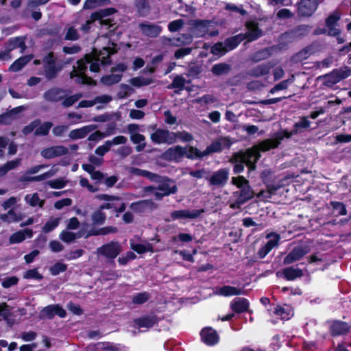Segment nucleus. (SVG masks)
Listing matches in <instances>:
<instances>
[{"mask_svg":"<svg viewBox=\"0 0 351 351\" xmlns=\"http://www.w3.org/2000/svg\"><path fill=\"white\" fill-rule=\"evenodd\" d=\"M281 139L282 137L265 140L261 142L258 145L248 149L245 153H243V164H246L250 169H254L255 168V163L261 156L260 151L266 152L270 149L278 147Z\"/></svg>","mask_w":351,"mask_h":351,"instance_id":"nucleus-1","label":"nucleus"},{"mask_svg":"<svg viewBox=\"0 0 351 351\" xmlns=\"http://www.w3.org/2000/svg\"><path fill=\"white\" fill-rule=\"evenodd\" d=\"M151 182L158 184L157 191L154 193V199L157 201H161L164 197L176 194L178 192L177 185L168 176H162L156 173V177Z\"/></svg>","mask_w":351,"mask_h":351,"instance_id":"nucleus-2","label":"nucleus"},{"mask_svg":"<svg viewBox=\"0 0 351 351\" xmlns=\"http://www.w3.org/2000/svg\"><path fill=\"white\" fill-rule=\"evenodd\" d=\"M43 69L46 78L49 80L56 78L62 69L63 64L56 62V58L53 51L49 52L43 58Z\"/></svg>","mask_w":351,"mask_h":351,"instance_id":"nucleus-3","label":"nucleus"},{"mask_svg":"<svg viewBox=\"0 0 351 351\" xmlns=\"http://www.w3.org/2000/svg\"><path fill=\"white\" fill-rule=\"evenodd\" d=\"M149 128L154 130L150 135V139L154 144L172 145L175 143V140L173 139V132L167 129L157 128L156 124L151 125Z\"/></svg>","mask_w":351,"mask_h":351,"instance_id":"nucleus-4","label":"nucleus"},{"mask_svg":"<svg viewBox=\"0 0 351 351\" xmlns=\"http://www.w3.org/2000/svg\"><path fill=\"white\" fill-rule=\"evenodd\" d=\"M211 23L212 21L210 20L196 19L193 21L192 26L191 27L193 36L196 38H202L207 34L210 37L218 36L219 34L218 30L211 31L210 32H208V27Z\"/></svg>","mask_w":351,"mask_h":351,"instance_id":"nucleus-5","label":"nucleus"},{"mask_svg":"<svg viewBox=\"0 0 351 351\" xmlns=\"http://www.w3.org/2000/svg\"><path fill=\"white\" fill-rule=\"evenodd\" d=\"M121 252V247L118 241H110L97 247V252L109 260H114Z\"/></svg>","mask_w":351,"mask_h":351,"instance_id":"nucleus-6","label":"nucleus"},{"mask_svg":"<svg viewBox=\"0 0 351 351\" xmlns=\"http://www.w3.org/2000/svg\"><path fill=\"white\" fill-rule=\"evenodd\" d=\"M55 315L60 318H64L66 315V311L59 304H49L44 307L39 313L40 318L42 319H52Z\"/></svg>","mask_w":351,"mask_h":351,"instance_id":"nucleus-7","label":"nucleus"},{"mask_svg":"<svg viewBox=\"0 0 351 351\" xmlns=\"http://www.w3.org/2000/svg\"><path fill=\"white\" fill-rule=\"evenodd\" d=\"M340 16L337 12H334L330 14L326 19V29H316L315 30V34L327 33L330 36H337L339 33V29L337 27V21Z\"/></svg>","mask_w":351,"mask_h":351,"instance_id":"nucleus-8","label":"nucleus"},{"mask_svg":"<svg viewBox=\"0 0 351 351\" xmlns=\"http://www.w3.org/2000/svg\"><path fill=\"white\" fill-rule=\"evenodd\" d=\"M201 340L206 345L213 346L219 341V336L217 331L211 327H205L200 331Z\"/></svg>","mask_w":351,"mask_h":351,"instance_id":"nucleus-9","label":"nucleus"},{"mask_svg":"<svg viewBox=\"0 0 351 351\" xmlns=\"http://www.w3.org/2000/svg\"><path fill=\"white\" fill-rule=\"evenodd\" d=\"M132 210L136 213H143L146 210H154L158 205L152 199H143L132 202L130 205Z\"/></svg>","mask_w":351,"mask_h":351,"instance_id":"nucleus-10","label":"nucleus"},{"mask_svg":"<svg viewBox=\"0 0 351 351\" xmlns=\"http://www.w3.org/2000/svg\"><path fill=\"white\" fill-rule=\"evenodd\" d=\"M203 213H204V209H195V210H173L171 213V217L173 220L180 219H194L199 217Z\"/></svg>","mask_w":351,"mask_h":351,"instance_id":"nucleus-11","label":"nucleus"},{"mask_svg":"<svg viewBox=\"0 0 351 351\" xmlns=\"http://www.w3.org/2000/svg\"><path fill=\"white\" fill-rule=\"evenodd\" d=\"M209 181L210 185L212 186H223L228 180V170L221 168L215 171L210 177H206Z\"/></svg>","mask_w":351,"mask_h":351,"instance_id":"nucleus-12","label":"nucleus"},{"mask_svg":"<svg viewBox=\"0 0 351 351\" xmlns=\"http://www.w3.org/2000/svg\"><path fill=\"white\" fill-rule=\"evenodd\" d=\"M318 0H302L298 6V14L303 16H309L317 10Z\"/></svg>","mask_w":351,"mask_h":351,"instance_id":"nucleus-13","label":"nucleus"},{"mask_svg":"<svg viewBox=\"0 0 351 351\" xmlns=\"http://www.w3.org/2000/svg\"><path fill=\"white\" fill-rule=\"evenodd\" d=\"M186 154V147H183L180 145H176L173 147H169L164 154V158L167 160H174L178 162Z\"/></svg>","mask_w":351,"mask_h":351,"instance_id":"nucleus-14","label":"nucleus"},{"mask_svg":"<svg viewBox=\"0 0 351 351\" xmlns=\"http://www.w3.org/2000/svg\"><path fill=\"white\" fill-rule=\"evenodd\" d=\"M309 249L306 245H300L295 247L290 252L284 259V263L286 265L291 264L293 262L299 261L302 257L309 252Z\"/></svg>","mask_w":351,"mask_h":351,"instance_id":"nucleus-15","label":"nucleus"},{"mask_svg":"<svg viewBox=\"0 0 351 351\" xmlns=\"http://www.w3.org/2000/svg\"><path fill=\"white\" fill-rule=\"evenodd\" d=\"M262 34L261 30L258 28V23L255 21L246 23L245 32L243 34V40L252 41L257 39Z\"/></svg>","mask_w":351,"mask_h":351,"instance_id":"nucleus-16","label":"nucleus"},{"mask_svg":"<svg viewBox=\"0 0 351 351\" xmlns=\"http://www.w3.org/2000/svg\"><path fill=\"white\" fill-rule=\"evenodd\" d=\"M266 238L267 239V243L258 252L261 258H264L274 247H276L280 239V236L274 232L268 234Z\"/></svg>","mask_w":351,"mask_h":351,"instance_id":"nucleus-17","label":"nucleus"},{"mask_svg":"<svg viewBox=\"0 0 351 351\" xmlns=\"http://www.w3.org/2000/svg\"><path fill=\"white\" fill-rule=\"evenodd\" d=\"M158 319L156 315L152 313L149 315H143L134 319V323L138 328H149L158 324Z\"/></svg>","mask_w":351,"mask_h":351,"instance_id":"nucleus-18","label":"nucleus"},{"mask_svg":"<svg viewBox=\"0 0 351 351\" xmlns=\"http://www.w3.org/2000/svg\"><path fill=\"white\" fill-rule=\"evenodd\" d=\"M222 145L230 147L232 145L230 139L227 137L221 138L219 141H213L204 151V155L208 156L213 153L220 152L222 150Z\"/></svg>","mask_w":351,"mask_h":351,"instance_id":"nucleus-19","label":"nucleus"},{"mask_svg":"<svg viewBox=\"0 0 351 351\" xmlns=\"http://www.w3.org/2000/svg\"><path fill=\"white\" fill-rule=\"evenodd\" d=\"M139 28L143 35L151 38L157 37L162 32V27L160 25L148 22L140 23Z\"/></svg>","mask_w":351,"mask_h":351,"instance_id":"nucleus-20","label":"nucleus"},{"mask_svg":"<svg viewBox=\"0 0 351 351\" xmlns=\"http://www.w3.org/2000/svg\"><path fill=\"white\" fill-rule=\"evenodd\" d=\"M25 38H26L23 36H16L9 38L6 47L7 51L10 52L19 48L21 49V53H24L27 49Z\"/></svg>","mask_w":351,"mask_h":351,"instance_id":"nucleus-21","label":"nucleus"},{"mask_svg":"<svg viewBox=\"0 0 351 351\" xmlns=\"http://www.w3.org/2000/svg\"><path fill=\"white\" fill-rule=\"evenodd\" d=\"M67 153V149L63 146L51 147L45 148L41 152L43 157L47 159L53 158Z\"/></svg>","mask_w":351,"mask_h":351,"instance_id":"nucleus-22","label":"nucleus"},{"mask_svg":"<svg viewBox=\"0 0 351 351\" xmlns=\"http://www.w3.org/2000/svg\"><path fill=\"white\" fill-rule=\"evenodd\" d=\"M97 128L96 125H88L80 128L73 130L70 132L69 136L71 139H81L87 136L88 133Z\"/></svg>","mask_w":351,"mask_h":351,"instance_id":"nucleus-23","label":"nucleus"},{"mask_svg":"<svg viewBox=\"0 0 351 351\" xmlns=\"http://www.w3.org/2000/svg\"><path fill=\"white\" fill-rule=\"evenodd\" d=\"M33 236V232L31 229H25L23 230L17 231L12 234L9 238V242L11 244L14 243H20L23 242L26 237L32 238Z\"/></svg>","mask_w":351,"mask_h":351,"instance_id":"nucleus-24","label":"nucleus"},{"mask_svg":"<svg viewBox=\"0 0 351 351\" xmlns=\"http://www.w3.org/2000/svg\"><path fill=\"white\" fill-rule=\"evenodd\" d=\"M134 7L138 16L141 17L147 16L151 10L149 0H134Z\"/></svg>","mask_w":351,"mask_h":351,"instance_id":"nucleus-25","label":"nucleus"},{"mask_svg":"<svg viewBox=\"0 0 351 351\" xmlns=\"http://www.w3.org/2000/svg\"><path fill=\"white\" fill-rule=\"evenodd\" d=\"M117 232L118 229L115 226H106L100 228L93 227L88 230L86 237L90 236L107 235L108 234L116 233Z\"/></svg>","mask_w":351,"mask_h":351,"instance_id":"nucleus-26","label":"nucleus"},{"mask_svg":"<svg viewBox=\"0 0 351 351\" xmlns=\"http://www.w3.org/2000/svg\"><path fill=\"white\" fill-rule=\"evenodd\" d=\"M62 93V90L59 88H52L45 93L44 97L49 101L56 102L63 99Z\"/></svg>","mask_w":351,"mask_h":351,"instance_id":"nucleus-27","label":"nucleus"},{"mask_svg":"<svg viewBox=\"0 0 351 351\" xmlns=\"http://www.w3.org/2000/svg\"><path fill=\"white\" fill-rule=\"evenodd\" d=\"M32 55H26L16 59L10 66L9 70L17 72L22 69L32 58Z\"/></svg>","mask_w":351,"mask_h":351,"instance_id":"nucleus-28","label":"nucleus"},{"mask_svg":"<svg viewBox=\"0 0 351 351\" xmlns=\"http://www.w3.org/2000/svg\"><path fill=\"white\" fill-rule=\"evenodd\" d=\"M274 313L282 319H289L293 315L292 308L289 305L278 306L275 308Z\"/></svg>","mask_w":351,"mask_h":351,"instance_id":"nucleus-29","label":"nucleus"},{"mask_svg":"<svg viewBox=\"0 0 351 351\" xmlns=\"http://www.w3.org/2000/svg\"><path fill=\"white\" fill-rule=\"evenodd\" d=\"M117 10L114 8H108L94 12L90 14L92 21L102 20L104 18L110 16L116 13Z\"/></svg>","mask_w":351,"mask_h":351,"instance_id":"nucleus-30","label":"nucleus"},{"mask_svg":"<svg viewBox=\"0 0 351 351\" xmlns=\"http://www.w3.org/2000/svg\"><path fill=\"white\" fill-rule=\"evenodd\" d=\"M349 330L348 325L342 322L335 321L330 325V331L333 335H340Z\"/></svg>","mask_w":351,"mask_h":351,"instance_id":"nucleus-31","label":"nucleus"},{"mask_svg":"<svg viewBox=\"0 0 351 351\" xmlns=\"http://www.w3.org/2000/svg\"><path fill=\"white\" fill-rule=\"evenodd\" d=\"M217 293L223 296L238 295L241 293V289H237L234 287L224 285L217 289Z\"/></svg>","mask_w":351,"mask_h":351,"instance_id":"nucleus-32","label":"nucleus"},{"mask_svg":"<svg viewBox=\"0 0 351 351\" xmlns=\"http://www.w3.org/2000/svg\"><path fill=\"white\" fill-rule=\"evenodd\" d=\"M0 217L3 221L10 223L21 221L23 218V215L21 213H15L14 209H10L7 213L1 215Z\"/></svg>","mask_w":351,"mask_h":351,"instance_id":"nucleus-33","label":"nucleus"},{"mask_svg":"<svg viewBox=\"0 0 351 351\" xmlns=\"http://www.w3.org/2000/svg\"><path fill=\"white\" fill-rule=\"evenodd\" d=\"M171 40V45L177 47L190 45L193 42V35L190 34H182Z\"/></svg>","mask_w":351,"mask_h":351,"instance_id":"nucleus-34","label":"nucleus"},{"mask_svg":"<svg viewBox=\"0 0 351 351\" xmlns=\"http://www.w3.org/2000/svg\"><path fill=\"white\" fill-rule=\"evenodd\" d=\"M241 43V34L225 39L223 44L227 51L235 49Z\"/></svg>","mask_w":351,"mask_h":351,"instance_id":"nucleus-35","label":"nucleus"},{"mask_svg":"<svg viewBox=\"0 0 351 351\" xmlns=\"http://www.w3.org/2000/svg\"><path fill=\"white\" fill-rule=\"evenodd\" d=\"M282 274L284 277L289 280H293L296 278L301 277L303 274L301 269L292 267L284 269Z\"/></svg>","mask_w":351,"mask_h":351,"instance_id":"nucleus-36","label":"nucleus"},{"mask_svg":"<svg viewBox=\"0 0 351 351\" xmlns=\"http://www.w3.org/2000/svg\"><path fill=\"white\" fill-rule=\"evenodd\" d=\"M129 173H130L131 174L134 175V176L145 177V178H147L148 180H149L150 181H152V180H154V178L156 177V174L155 173H152L147 170H144V169H139L137 167H130Z\"/></svg>","mask_w":351,"mask_h":351,"instance_id":"nucleus-37","label":"nucleus"},{"mask_svg":"<svg viewBox=\"0 0 351 351\" xmlns=\"http://www.w3.org/2000/svg\"><path fill=\"white\" fill-rule=\"evenodd\" d=\"M121 74H110L102 76L100 82L104 85L112 86L119 83L121 80Z\"/></svg>","mask_w":351,"mask_h":351,"instance_id":"nucleus-38","label":"nucleus"},{"mask_svg":"<svg viewBox=\"0 0 351 351\" xmlns=\"http://www.w3.org/2000/svg\"><path fill=\"white\" fill-rule=\"evenodd\" d=\"M52 127L53 123L51 121H45L43 123H40V125H38L34 131V135L36 136H47L49 134Z\"/></svg>","mask_w":351,"mask_h":351,"instance_id":"nucleus-39","label":"nucleus"},{"mask_svg":"<svg viewBox=\"0 0 351 351\" xmlns=\"http://www.w3.org/2000/svg\"><path fill=\"white\" fill-rule=\"evenodd\" d=\"M271 66L269 63L258 64L251 71V74L256 77L266 75L269 73Z\"/></svg>","mask_w":351,"mask_h":351,"instance_id":"nucleus-40","label":"nucleus"},{"mask_svg":"<svg viewBox=\"0 0 351 351\" xmlns=\"http://www.w3.org/2000/svg\"><path fill=\"white\" fill-rule=\"evenodd\" d=\"M150 298L149 293L147 291L136 293L132 298V302L134 304H143Z\"/></svg>","mask_w":351,"mask_h":351,"instance_id":"nucleus-41","label":"nucleus"},{"mask_svg":"<svg viewBox=\"0 0 351 351\" xmlns=\"http://www.w3.org/2000/svg\"><path fill=\"white\" fill-rule=\"evenodd\" d=\"M91 219L94 226H101L105 223L106 215L98 209L92 214Z\"/></svg>","mask_w":351,"mask_h":351,"instance_id":"nucleus-42","label":"nucleus"},{"mask_svg":"<svg viewBox=\"0 0 351 351\" xmlns=\"http://www.w3.org/2000/svg\"><path fill=\"white\" fill-rule=\"evenodd\" d=\"M92 58L90 55H85L84 58H81L77 61V70L79 71L80 75H83L87 69V64L90 63Z\"/></svg>","mask_w":351,"mask_h":351,"instance_id":"nucleus-43","label":"nucleus"},{"mask_svg":"<svg viewBox=\"0 0 351 351\" xmlns=\"http://www.w3.org/2000/svg\"><path fill=\"white\" fill-rule=\"evenodd\" d=\"M185 156L189 159L194 160L201 159L206 156L204 155V151L201 152L197 148L190 146L188 150L186 149V154H185Z\"/></svg>","mask_w":351,"mask_h":351,"instance_id":"nucleus-44","label":"nucleus"},{"mask_svg":"<svg viewBox=\"0 0 351 351\" xmlns=\"http://www.w3.org/2000/svg\"><path fill=\"white\" fill-rule=\"evenodd\" d=\"M131 248L139 254L153 252V247L149 243L147 245L141 243L131 244Z\"/></svg>","mask_w":351,"mask_h":351,"instance_id":"nucleus-45","label":"nucleus"},{"mask_svg":"<svg viewBox=\"0 0 351 351\" xmlns=\"http://www.w3.org/2000/svg\"><path fill=\"white\" fill-rule=\"evenodd\" d=\"M174 136H173V139L175 140V143L177 142L178 139H180L182 142H191L193 139V136L191 134L186 131H178L173 132Z\"/></svg>","mask_w":351,"mask_h":351,"instance_id":"nucleus-46","label":"nucleus"},{"mask_svg":"<svg viewBox=\"0 0 351 351\" xmlns=\"http://www.w3.org/2000/svg\"><path fill=\"white\" fill-rule=\"evenodd\" d=\"M185 83L186 80L182 75H176L167 88L169 89L178 88L179 90H182L184 88Z\"/></svg>","mask_w":351,"mask_h":351,"instance_id":"nucleus-47","label":"nucleus"},{"mask_svg":"<svg viewBox=\"0 0 351 351\" xmlns=\"http://www.w3.org/2000/svg\"><path fill=\"white\" fill-rule=\"evenodd\" d=\"M332 70L330 73L324 76V84L328 86H332V85L340 82L339 77H338L337 73Z\"/></svg>","mask_w":351,"mask_h":351,"instance_id":"nucleus-48","label":"nucleus"},{"mask_svg":"<svg viewBox=\"0 0 351 351\" xmlns=\"http://www.w3.org/2000/svg\"><path fill=\"white\" fill-rule=\"evenodd\" d=\"M212 72L216 75L227 73L230 71V66L226 63H219L213 65Z\"/></svg>","mask_w":351,"mask_h":351,"instance_id":"nucleus-49","label":"nucleus"},{"mask_svg":"<svg viewBox=\"0 0 351 351\" xmlns=\"http://www.w3.org/2000/svg\"><path fill=\"white\" fill-rule=\"evenodd\" d=\"M67 269V265L58 262L56 263L49 268V272L52 276H58L60 273L66 271Z\"/></svg>","mask_w":351,"mask_h":351,"instance_id":"nucleus-50","label":"nucleus"},{"mask_svg":"<svg viewBox=\"0 0 351 351\" xmlns=\"http://www.w3.org/2000/svg\"><path fill=\"white\" fill-rule=\"evenodd\" d=\"M25 200L29 204L32 206H36L37 205L39 207L42 208L44 205V201L40 200L39 195L37 193H33L31 197L29 195H27L25 197Z\"/></svg>","mask_w":351,"mask_h":351,"instance_id":"nucleus-51","label":"nucleus"},{"mask_svg":"<svg viewBox=\"0 0 351 351\" xmlns=\"http://www.w3.org/2000/svg\"><path fill=\"white\" fill-rule=\"evenodd\" d=\"M102 349L110 351H125L126 348L121 344H116L112 342H102Z\"/></svg>","mask_w":351,"mask_h":351,"instance_id":"nucleus-52","label":"nucleus"},{"mask_svg":"<svg viewBox=\"0 0 351 351\" xmlns=\"http://www.w3.org/2000/svg\"><path fill=\"white\" fill-rule=\"evenodd\" d=\"M41 123V120L40 119H36L32 122H30L27 125H25L23 130L22 133L27 136L32 133L33 131H35L36 128L40 125Z\"/></svg>","mask_w":351,"mask_h":351,"instance_id":"nucleus-53","label":"nucleus"},{"mask_svg":"<svg viewBox=\"0 0 351 351\" xmlns=\"http://www.w3.org/2000/svg\"><path fill=\"white\" fill-rule=\"evenodd\" d=\"M211 53L215 56H223L225 53H226L227 49L225 47V45L222 42H218L215 43L212 47H211Z\"/></svg>","mask_w":351,"mask_h":351,"instance_id":"nucleus-54","label":"nucleus"},{"mask_svg":"<svg viewBox=\"0 0 351 351\" xmlns=\"http://www.w3.org/2000/svg\"><path fill=\"white\" fill-rule=\"evenodd\" d=\"M25 279H34L37 280H41L43 278V276L40 274L37 268L28 269L23 275Z\"/></svg>","mask_w":351,"mask_h":351,"instance_id":"nucleus-55","label":"nucleus"},{"mask_svg":"<svg viewBox=\"0 0 351 351\" xmlns=\"http://www.w3.org/2000/svg\"><path fill=\"white\" fill-rule=\"evenodd\" d=\"M47 184L51 189H61L66 185V181L64 178H60L47 182Z\"/></svg>","mask_w":351,"mask_h":351,"instance_id":"nucleus-56","label":"nucleus"},{"mask_svg":"<svg viewBox=\"0 0 351 351\" xmlns=\"http://www.w3.org/2000/svg\"><path fill=\"white\" fill-rule=\"evenodd\" d=\"M334 71L337 72L336 73L340 81L351 76V67L347 66L334 69Z\"/></svg>","mask_w":351,"mask_h":351,"instance_id":"nucleus-57","label":"nucleus"},{"mask_svg":"<svg viewBox=\"0 0 351 351\" xmlns=\"http://www.w3.org/2000/svg\"><path fill=\"white\" fill-rule=\"evenodd\" d=\"M249 302L243 298V320L245 319L247 321V319H249L250 322H252V311L249 308Z\"/></svg>","mask_w":351,"mask_h":351,"instance_id":"nucleus-58","label":"nucleus"},{"mask_svg":"<svg viewBox=\"0 0 351 351\" xmlns=\"http://www.w3.org/2000/svg\"><path fill=\"white\" fill-rule=\"evenodd\" d=\"M60 239L65 243H71L77 239V235L74 232L62 230L60 234Z\"/></svg>","mask_w":351,"mask_h":351,"instance_id":"nucleus-59","label":"nucleus"},{"mask_svg":"<svg viewBox=\"0 0 351 351\" xmlns=\"http://www.w3.org/2000/svg\"><path fill=\"white\" fill-rule=\"evenodd\" d=\"M59 224V219L55 218L47 221L44 226L43 227V230L45 233H48L54 230Z\"/></svg>","mask_w":351,"mask_h":351,"instance_id":"nucleus-60","label":"nucleus"},{"mask_svg":"<svg viewBox=\"0 0 351 351\" xmlns=\"http://www.w3.org/2000/svg\"><path fill=\"white\" fill-rule=\"evenodd\" d=\"M110 148L111 144L110 143V140H108L103 145L97 147L95 150V153L99 156H104L106 153L110 151Z\"/></svg>","mask_w":351,"mask_h":351,"instance_id":"nucleus-61","label":"nucleus"},{"mask_svg":"<svg viewBox=\"0 0 351 351\" xmlns=\"http://www.w3.org/2000/svg\"><path fill=\"white\" fill-rule=\"evenodd\" d=\"M193 48L191 47H182L177 49L174 53V58L177 60L181 59L186 56L189 55L192 52Z\"/></svg>","mask_w":351,"mask_h":351,"instance_id":"nucleus-62","label":"nucleus"},{"mask_svg":"<svg viewBox=\"0 0 351 351\" xmlns=\"http://www.w3.org/2000/svg\"><path fill=\"white\" fill-rule=\"evenodd\" d=\"M184 25L182 19L174 20L170 22L168 25V29L171 32H176L180 29Z\"/></svg>","mask_w":351,"mask_h":351,"instance_id":"nucleus-63","label":"nucleus"},{"mask_svg":"<svg viewBox=\"0 0 351 351\" xmlns=\"http://www.w3.org/2000/svg\"><path fill=\"white\" fill-rule=\"evenodd\" d=\"M79 38V34L75 28L70 27L68 28L64 39L66 40H77Z\"/></svg>","mask_w":351,"mask_h":351,"instance_id":"nucleus-64","label":"nucleus"}]
</instances>
